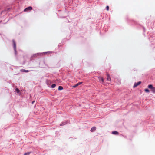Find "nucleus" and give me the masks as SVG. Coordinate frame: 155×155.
Segmentation results:
<instances>
[{
	"mask_svg": "<svg viewBox=\"0 0 155 155\" xmlns=\"http://www.w3.org/2000/svg\"><path fill=\"white\" fill-rule=\"evenodd\" d=\"M96 127H92L90 131L91 132H94L96 130Z\"/></svg>",
	"mask_w": 155,
	"mask_h": 155,
	"instance_id": "obj_10",
	"label": "nucleus"
},
{
	"mask_svg": "<svg viewBox=\"0 0 155 155\" xmlns=\"http://www.w3.org/2000/svg\"><path fill=\"white\" fill-rule=\"evenodd\" d=\"M98 78L99 81H101L102 83H104V79L103 77H98Z\"/></svg>",
	"mask_w": 155,
	"mask_h": 155,
	"instance_id": "obj_8",
	"label": "nucleus"
},
{
	"mask_svg": "<svg viewBox=\"0 0 155 155\" xmlns=\"http://www.w3.org/2000/svg\"><path fill=\"white\" fill-rule=\"evenodd\" d=\"M132 22H133L134 23V24H136V22H135V21H134L132 20Z\"/></svg>",
	"mask_w": 155,
	"mask_h": 155,
	"instance_id": "obj_20",
	"label": "nucleus"
},
{
	"mask_svg": "<svg viewBox=\"0 0 155 155\" xmlns=\"http://www.w3.org/2000/svg\"><path fill=\"white\" fill-rule=\"evenodd\" d=\"M20 71L22 72L27 73V72H28L30 71L28 70H26L24 69H21L20 70Z\"/></svg>",
	"mask_w": 155,
	"mask_h": 155,
	"instance_id": "obj_11",
	"label": "nucleus"
},
{
	"mask_svg": "<svg viewBox=\"0 0 155 155\" xmlns=\"http://www.w3.org/2000/svg\"><path fill=\"white\" fill-rule=\"evenodd\" d=\"M143 29L144 31L145 32V27H143Z\"/></svg>",
	"mask_w": 155,
	"mask_h": 155,
	"instance_id": "obj_22",
	"label": "nucleus"
},
{
	"mask_svg": "<svg viewBox=\"0 0 155 155\" xmlns=\"http://www.w3.org/2000/svg\"><path fill=\"white\" fill-rule=\"evenodd\" d=\"M60 45H61V44H59L58 45V47H59Z\"/></svg>",
	"mask_w": 155,
	"mask_h": 155,
	"instance_id": "obj_23",
	"label": "nucleus"
},
{
	"mask_svg": "<svg viewBox=\"0 0 155 155\" xmlns=\"http://www.w3.org/2000/svg\"><path fill=\"white\" fill-rule=\"evenodd\" d=\"M53 82H55V81H53Z\"/></svg>",
	"mask_w": 155,
	"mask_h": 155,
	"instance_id": "obj_25",
	"label": "nucleus"
},
{
	"mask_svg": "<svg viewBox=\"0 0 155 155\" xmlns=\"http://www.w3.org/2000/svg\"><path fill=\"white\" fill-rule=\"evenodd\" d=\"M148 88L150 89L151 92L153 93H155V87H153L152 84H150L148 85Z\"/></svg>",
	"mask_w": 155,
	"mask_h": 155,
	"instance_id": "obj_3",
	"label": "nucleus"
},
{
	"mask_svg": "<svg viewBox=\"0 0 155 155\" xmlns=\"http://www.w3.org/2000/svg\"><path fill=\"white\" fill-rule=\"evenodd\" d=\"M48 52H44L43 53H37L34 54L31 58V60L33 59V58H35L38 56H40L41 54H45Z\"/></svg>",
	"mask_w": 155,
	"mask_h": 155,
	"instance_id": "obj_1",
	"label": "nucleus"
},
{
	"mask_svg": "<svg viewBox=\"0 0 155 155\" xmlns=\"http://www.w3.org/2000/svg\"><path fill=\"white\" fill-rule=\"evenodd\" d=\"M109 7L107 5L106 6V9L107 11H108L109 10Z\"/></svg>",
	"mask_w": 155,
	"mask_h": 155,
	"instance_id": "obj_19",
	"label": "nucleus"
},
{
	"mask_svg": "<svg viewBox=\"0 0 155 155\" xmlns=\"http://www.w3.org/2000/svg\"><path fill=\"white\" fill-rule=\"evenodd\" d=\"M56 80L57 81H58V79H56Z\"/></svg>",
	"mask_w": 155,
	"mask_h": 155,
	"instance_id": "obj_24",
	"label": "nucleus"
},
{
	"mask_svg": "<svg viewBox=\"0 0 155 155\" xmlns=\"http://www.w3.org/2000/svg\"><path fill=\"white\" fill-rule=\"evenodd\" d=\"M146 93H148L150 92V90L149 89V88H146L144 89Z\"/></svg>",
	"mask_w": 155,
	"mask_h": 155,
	"instance_id": "obj_17",
	"label": "nucleus"
},
{
	"mask_svg": "<svg viewBox=\"0 0 155 155\" xmlns=\"http://www.w3.org/2000/svg\"><path fill=\"white\" fill-rule=\"evenodd\" d=\"M82 83H83L82 82H78V83H77L75 84L72 87L73 88H75L76 87H77V86H79V85L81 84Z\"/></svg>",
	"mask_w": 155,
	"mask_h": 155,
	"instance_id": "obj_6",
	"label": "nucleus"
},
{
	"mask_svg": "<svg viewBox=\"0 0 155 155\" xmlns=\"http://www.w3.org/2000/svg\"><path fill=\"white\" fill-rule=\"evenodd\" d=\"M141 83V81H139L137 83H135L134 84L133 86V88H134L135 87H137Z\"/></svg>",
	"mask_w": 155,
	"mask_h": 155,
	"instance_id": "obj_5",
	"label": "nucleus"
},
{
	"mask_svg": "<svg viewBox=\"0 0 155 155\" xmlns=\"http://www.w3.org/2000/svg\"><path fill=\"white\" fill-rule=\"evenodd\" d=\"M68 123V121H66L64 122H62L61 124H60V126H63L66 125L67 123Z\"/></svg>",
	"mask_w": 155,
	"mask_h": 155,
	"instance_id": "obj_9",
	"label": "nucleus"
},
{
	"mask_svg": "<svg viewBox=\"0 0 155 155\" xmlns=\"http://www.w3.org/2000/svg\"><path fill=\"white\" fill-rule=\"evenodd\" d=\"M32 9V7L31 6H28L24 10V11L25 12H27L31 11Z\"/></svg>",
	"mask_w": 155,
	"mask_h": 155,
	"instance_id": "obj_4",
	"label": "nucleus"
},
{
	"mask_svg": "<svg viewBox=\"0 0 155 155\" xmlns=\"http://www.w3.org/2000/svg\"><path fill=\"white\" fill-rule=\"evenodd\" d=\"M31 153V152H27L25 153L24 155H29Z\"/></svg>",
	"mask_w": 155,
	"mask_h": 155,
	"instance_id": "obj_18",
	"label": "nucleus"
},
{
	"mask_svg": "<svg viewBox=\"0 0 155 155\" xmlns=\"http://www.w3.org/2000/svg\"><path fill=\"white\" fill-rule=\"evenodd\" d=\"M46 84H47V85L50 87H51V81L50 80H48V81L47 80V81L46 82Z\"/></svg>",
	"mask_w": 155,
	"mask_h": 155,
	"instance_id": "obj_7",
	"label": "nucleus"
},
{
	"mask_svg": "<svg viewBox=\"0 0 155 155\" xmlns=\"http://www.w3.org/2000/svg\"><path fill=\"white\" fill-rule=\"evenodd\" d=\"M124 137L126 138V136H125V137Z\"/></svg>",
	"mask_w": 155,
	"mask_h": 155,
	"instance_id": "obj_26",
	"label": "nucleus"
},
{
	"mask_svg": "<svg viewBox=\"0 0 155 155\" xmlns=\"http://www.w3.org/2000/svg\"><path fill=\"white\" fill-rule=\"evenodd\" d=\"M112 134L114 135H117L119 134V133L117 131H112Z\"/></svg>",
	"mask_w": 155,
	"mask_h": 155,
	"instance_id": "obj_12",
	"label": "nucleus"
},
{
	"mask_svg": "<svg viewBox=\"0 0 155 155\" xmlns=\"http://www.w3.org/2000/svg\"><path fill=\"white\" fill-rule=\"evenodd\" d=\"M35 102V101H33L32 102V104H33Z\"/></svg>",
	"mask_w": 155,
	"mask_h": 155,
	"instance_id": "obj_21",
	"label": "nucleus"
},
{
	"mask_svg": "<svg viewBox=\"0 0 155 155\" xmlns=\"http://www.w3.org/2000/svg\"><path fill=\"white\" fill-rule=\"evenodd\" d=\"M15 91L18 94L20 93V90L17 88H15Z\"/></svg>",
	"mask_w": 155,
	"mask_h": 155,
	"instance_id": "obj_14",
	"label": "nucleus"
},
{
	"mask_svg": "<svg viewBox=\"0 0 155 155\" xmlns=\"http://www.w3.org/2000/svg\"><path fill=\"white\" fill-rule=\"evenodd\" d=\"M12 41L13 42V49L14 51L15 55V56L17 55V51L16 50V43L14 39H13L12 40Z\"/></svg>",
	"mask_w": 155,
	"mask_h": 155,
	"instance_id": "obj_2",
	"label": "nucleus"
},
{
	"mask_svg": "<svg viewBox=\"0 0 155 155\" xmlns=\"http://www.w3.org/2000/svg\"><path fill=\"white\" fill-rule=\"evenodd\" d=\"M107 80L109 81H110L111 80V78L110 77L109 74H107Z\"/></svg>",
	"mask_w": 155,
	"mask_h": 155,
	"instance_id": "obj_13",
	"label": "nucleus"
},
{
	"mask_svg": "<svg viewBox=\"0 0 155 155\" xmlns=\"http://www.w3.org/2000/svg\"><path fill=\"white\" fill-rule=\"evenodd\" d=\"M56 84H53L50 87L52 88H54L55 87Z\"/></svg>",
	"mask_w": 155,
	"mask_h": 155,
	"instance_id": "obj_16",
	"label": "nucleus"
},
{
	"mask_svg": "<svg viewBox=\"0 0 155 155\" xmlns=\"http://www.w3.org/2000/svg\"><path fill=\"white\" fill-rule=\"evenodd\" d=\"M63 89V87L61 86H60L58 87V90L59 91H61Z\"/></svg>",
	"mask_w": 155,
	"mask_h": 155,
	"instance_id": "obj_15",
	"label": "nucleus"
}]
</instances>
